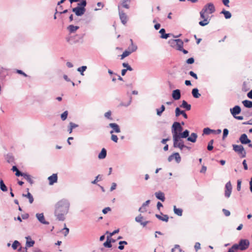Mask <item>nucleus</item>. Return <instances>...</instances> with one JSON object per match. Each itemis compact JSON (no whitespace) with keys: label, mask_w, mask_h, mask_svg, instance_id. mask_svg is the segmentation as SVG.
Returning a JSON list of instances; mask_svg holds the SVG:
<instances>
[{"label":"nucleus","mask_w":252,"mask_h":252,"mask_svg":"<svg viewBox=\"0 0 252 252\" xmlns=\"http://www.w3.org/2000/svg\"><path fill=\"white\" fill-rule=\"evenodd\" d=\"M70 207L69 201L63 199L59 201L55 205V216L60 221L65 220V216L68 213Z\"/></svg>","instance_id":"f257e3e1"},{"label":"nucleus","mask_w":252,"mask_h":252,"mask_svg":"<svg viewBox=\"0 0 252 252\" xmlns=\"http://www.w3.org/2000/svg\"><path fill=\"white\" fill-rule=\"evenodd\" d=\"M175 128H176L175 127ZM175 130L176 129H174L171 131L173 136V147L178 148L182 150L184 148V147H186V145L184 144V141L182 139L183 138L180 137L177 132H175Z\"/></svg>","instance_id":"f03ea898"},{"label":"nucleus","mask_w":252,"mask_h":252,"mask_svg":"<svg viewBox=\"0 0 252 252\" xmlns=\"http://www.w3.org/2000/svg\"><path fill=\"white\" fill-rule=\"evenodd\" d=\"M176 128L175 132H177V134L179 135V136L183 138H186L189 137V131L187 129H186L183 132H182L183 130V127L181 125V124L179 122H174L171 127V131L173 130Z\"/></svg>","instance_id":"7ed1b4c3"},{"label":"nucleus","mask_w":252,"mask_h":252,"mask_svg":"<svg viewBox=\"0 0 252 252\" xmlns=\"http://www.w3.org/2000/svg\"><path fill=\"white\" fill-rule=\"evenodd\" d=\"M233 150L237 153L239 156L242 158H244L246 157V152L244 149V148L242 145H232Z\"/></svg>","instance_id":"20e7f679"},{"label":"nucleus","mask_w":252,"mask_h":252,"mask_svg":"<svg viewBox=\"0 0 252 252\" xmlns=\"http://www.w3.org/2000/svg\"><path fill=\"white\" fill-rule=\"evenodd\" d=\"M237 244L238 249L241 251L247 250L250 246V242L247 239H241Z\"/></svg>","instance_id":"39448f33"},{"label":"nucleus","mask_w":252,"mask_h":252,"mask_svg":"<svg viewBox=\"0 0 252 252\" xmlns=\"http://www.w3.org/2000/svg\"><path fill=\"white\" fill-rule=\"evenodd\" d=\"M232 187L230 181L227 182L225 185L224 196L226 198L230 197L232 192Z\"/></svg>","instance_id":"423d86ee"},{"label":"nucleus","mask_w":252,"mask_h":252,"mask_svg":"<svg viewBox=\"0 0 252 252\" xmlns=\"http://www.w3.org/2000/svg\"><path fill=\"white\" fill-rule=\"evenodd\" d=\"M203 10H205L206 13L212 14L215 11V7L213 3H208L206 4L202 8Z\"/></svg>","instance_id":"0eeeda50"},{"label":"nucleus","mask_w":252,"mask_h":252,"mask_svg":"<svg viewBox=\"0 0 252 252\" xmlns=\"http://www.w3.org/2000/svg\"><path fill=\"white\" fill-rule=\"evenodd\" d=\"M72 11L75 13L76 16H81L85 13L86 9L84 7H81V6H77L73 8Z\"/></svg>","instance_id":"6e6552de"},{"label":"nucleus","mask_w":252,"mask_h":252,"mask_svg":"<svg viewBox=\"0 0 252 252\" xmlns=\"http://www.w3.org/2000/svg\"><path fill=\"white\" fill-rule=\"evenodd\" d=\"M119 14L121 22L125 25L127 23V16L125 13L121 9L120 6L118 5Z\"/></svg>","instance_id":"1a4fd4ad"},{"label":"nucleus","mask_w":252,"mask_h":252,"mask_svg":"<svg viewBox=\"0 0 252 252\" xmlns=\"http://www.w3.org/2000/svg\"><path fill=\"white\" fill-rule=\"evenodd\" d=\"M109 126L112 128V130L110 131L111 134L114 132L119 133L121 132L120 128L119 125L116 123H110L109 124Z\"/></svg>","instance_id":"9d476101"},{"label":"nucleus","mask_w":252,"mask_h":252,"mask_svg":"<svg viewBox=\"0 0 252 252\" xmlns=\"http://www.w3.org/2000/svg\"><path fill=\"white\" fill-rule=\"evenodd\" d=\"M239 140L242 144H247L251 142V140L248 138L246 134H243L239 138Z\"/></svg>","instance_id":"9b49d317"},{"label":"nucleus","mask_w":252,"mask_h":252,"mask_svg":"<svg viewBox=\"0 0 252 252\" xmlns=\"http://www.w3.org/2000/svg\"><path fill=\"white\" fill-rule=\"evenodd\" d=\"M36 217L38 220L42 224H49V222L45 220V218L43 213H37L36 214Z\"/></svg>","instance_id":"f8f14e48"},{"label":"nucleus","mask_w":252,"mask_h":252,"mask_svg":"<svg viewBox=\"0 0 252 252\" xmlns=\"http://www.w3.org/2000/svg\"><path fill=\"white\" fill-rule=\"evenodd\" d=\"M231 114L233 117L240 113L241 111V107L238 105L235 106L233 108L230 109Z\"/></svg>","instance_id":"ddd939ff"},{"label":"nucleus","mask_w":252,"mask_h":252,"mask_svg":"<svg viewBox=\"0 0 252 252\" xmlns=\"http://www.w3.org/2000/svg\"><path fill=\"white\" fill-rule=\"evenodd\" d=\"M172 98L175 100H179L181 98V91L179 89H176L172 92Z\"/></svg>","instance_id":"4468645a"},{"label":"nucleus","mask_w":252,"mask_h":252,"mask_svg":"<svg viewBox=\"0 0 252 252\" xmlns=\"http://www.w3.org/2000/svg\"><path fill=\"white\" fill-rule=\"evenodd\" d=\"M180 115H183V116L185 118H188V116L185 113V112L183 110H181L179 107H177L175 109V116L176 117H178Z\"/></svg>","instance_id":"2eb2a0df"},{"label":"nucleus","mask_w":252,"mask_h":252,"mask_svg":"<svg viewBox=\"0 0 252 252\" xmlns=\"http://www.w3.org/2000/svg\"><path fill=\"white\" fill-rule=\"evenodd\" d=\"M172 42L176 43V49L177 50H181L184 45L183 41L180 39H177L173 41Z\"/></svg>","instance_id":"dca6fc26"},{"label":"nucleus","mask_w":252,"mask_h":252,"mask_svg":"<svg viewBox=\"0 0 252 252\" xmlns=\"http://www.w3.org/2000/svg\"><path fill=\"white\" fill-rule=\"evenodd\" d=\"M50 185H53L57 182L58 176L57 174H53L51 176L48 177Z\"/></svg>","instance_id":"f3484780"},{"label":"nucleus","mask_w":252,"mask_h":252,"mask_svg":"<svg viewBox=\"0 0 252 252\" xmlns=\"http://www.w3.org/2000/svg\"><path fill=\"white\" fill-rule=\"evenodd\" d=\"M197 134L196 133H191L190 136L188 137L187 140L192 143H194L196 141Z\"/></svg>","instance_id":"a211bd4d"},{"label":"nucleus","mask_w":252,"mask_h":252,"mask_svg":"<svg viewBox=\"0 0 252 252\" xmlns=\"http://www.w3.org/2000/svg\"><path fill=\"white\" fill-rule=\"evenodd\" d=\"M156 197L160 200L162 201H164L165 200L164 194L161 191H158L155 193Z\"/></svg>","instance_id":"6ab92c4d"},{"label":"nucleus","mask_w":252,"mask_h":252,"mask_svg":"<svg viewBox=\"0 0 252 252\" xmlns=\"http://www.w3.org/2000/svg\"><path fill=\"white\" fill-rule=\"evenodd\" d=\"M156 217L157 218L163 221L167 222L168 221L169 217L167 215H163V217L159 215L156 214Z\"/></svg>","instance_id":"aec40b11"},{"label":"nucleus","mask_w":252,"mask_h":252,"mask_svg":"<svg viewBox=\"0 0 252 252\" xmlns=\"http://www.w3.org/2000/svg\"><path fill=\"white\" fill-rule=\"evenodd\" d=\"M180 107L185 108L188 111L191 109V105L188 104L185 100H183L182 104L180 105Z\"/></svg>","instance_id":"412c9836"},{"label":"nucleus","mask_w":252,"mask_h":252,"mask_svg":"<svg viewBox=\"0 0 252 252\" xmlns=\"http://www.w3.org/2000/svg\"><path fill=\"white\" fill-rule=\"evenodd\" d=\"M150 200H148L145 202H144L142 206L139 209V211L143 213L146 211V209H145V207L148 206L150 203Z\"/></svg>","instance_id":"4be33fe9"},{"label":"nucleus","mask_w":252,"mask_h":252,"mask_svg":"<svg viewBox=\"0 0 252 252\" xmlns=\"http://www.w3.org/2000/svg\"><path fill=\"white\" fill-rule=\"evenodd\" d=\"M191 93L193 96L195 98H198L201 96L197 88L193 89Z\"/></svg>","instance_id":"5701e85b"},{"label":"nucleus","mask_w":252,"mask_h":252,"mask_svg":"<svg viewBox=\"0 0 252 252\" xmlns=\"http://www.w3.org/2000/svg\"><path fill=\"white\" fill-rule=\"evenodd\" d=\"M165 31L164 29L160 30L159 32L161 34L160 37L163 39H167L169 36V33H165Z\"/></svg>","instance_id":"b1692460"},{"label":"nucleus","mask_w":252,"mask_h":252,"mask_svg":"<svg viewBox=\"0 0 252 252\" xmlns=\"http://www.w3.org/2000/svg\"><path fill=\"white\" fill-rule=\"evenodd\" d=\"M79 27L77 26H74L72 25H69L67 27V29L69 31L70 33H73L76 32L78 29H79Z\"/></svg>","instance_id":"393cba45"},{"label":"nucleus","mask_w":252,"mask_h":252,"mask_svg":"<svg viewBox=\"0 0 252 252\" xmlns=\"http://www.w3.org/2000/svg\"><path fill=\"white\" fill-rule=\"evenodd\" d=\"M106 155H107V152H106V149L105 148H103L101 150V151L100 152V153L99 154L98 158L99 159H103L106 157Z\"/></svg>","instance_id":"a878e982"},{"label":"nucleus","mask_w":252,"mask_h":252,"mask_svg":"<svg viewBox=\"0 0 252 252\" xmlns=\"http://www.w3.org/2000/svg\"><path fill=\"white\" fill-rule=\"evenodd\" d=\"M244 106L247 108H252V101L249 100H245L242 101Z\"/></svg>","instance_id":"bb28decb"},{"label":"nucleus","mask_w":252,"mask_h":252,"mask_svg":"<svg viewBox=\"0 0 252 252\" xmlns=\"http://www.w3.org/2000/svg\"><path fill=\"white\" fill-rule=\"evenodd\" d=\"M130 2V0H122L121 5L123 7L128 9L129 8V3Z\"/></svg>","instance_id":"cd10ccee"},{"label":"nucleus","mask_w":252,"mask_h":252,"mask_svg":"<svg viewBox=\"0 0 252 252\" xmlns=\"http://www.w3.org/2000/svg\"><path fill=\"white\" fill-rule=\"evenodd\" d=\"M103 246L105 248H110L112 247L111 241L110 240V237L107 236L105 242L103 243Z\"/></svg>","instance_id":"c85d7f7f"},{"label":"nucleus","mask_w":252,"mask_h":252,"mask_svg":"<svg viewBox=\"0 0 252 252\" xmlns=\"http://www.w3.org/2000/svg\"><path fill=\"white\" fill-rule=\"evenodd\" d=\"M210 21V19L205 18L204 19H203L202 21H200L199 22V24L200 26L203 27V26L207 25L209 23Z\"/></svg>","instance_id":"c756f323"},{"label":"nucleus","mask_w":252,"mask_h":252,"mask_svg":"<svg viewBox=\"0 0 252 252\" xmlns=\"http://www.w3.org/2000/svg\"><path fill=\"white\" fill-rule=\"evenodd\" d=\"M23 177L28 182L30 183L31 185H32L33 184V181L32 179V177L30 175L26 173L25 174Z\"/></svg>","instance_id":"7c9ffc66"},{"label":"nucleus","mask_w":252,"mask_h":252,"mask_svg":"<svg viewBox=\"0 0 252 252\" xmlns=\"http://www.w3.org/2000/svg\"><path fill=\"white\" fill-rule=\"evenodd\" d=\"M174 212L175 214L179 216H181L183 213L182 209L180 208H177L176 206H174L173 207Z\"/></svg>","instance_id":"2f4dec72"},{"label":"nucleus","mask_w":252,"mask_h":252,"mask_svg":"<svg viewBox=\"0 0 252 252\" xmlns=\"http://www.w3.org/2000/svg\"><path fill=\"white\" fill-rule=\"evenodd\" d=\"M22 196L25 197H27L29 200V202L32 204L33 202V198L31 193L29 192H28L27 194H23Z\"/></svg>","instance_id":"473e14b6"},{"label":"nucleus","mask_w":252,"mask_h":252,"mask_svg":"<svg viewBox=\"0 0 252 252\" xmlns=\"http://www.w3.org/2000/svg\"><path fill=\"white\" fill-rule=\"evenodd\" d=\"M26 238L27 240V242H26V247H32L35 243L34 241L33 240L28 241L29 239H31V238L30 236L26 237Z\"/></svg>","instance_id":"72a5a7b5"},{"label":"nucleus","mask_w":252,"mask_h":252,"mask_svg":"<svg viewBox=\"0 0 252 252\" xmlns=\"http://www.w3.org/2000/svg\"><path fill=\"white\" fill-rule=\"evenodd\" d=\"M220 13L224 15L225 19H229L232 16L231 13L229 11H226L224 9L222 10Z\"/></svg>","instance_id":"f704fd0d"},{"label":"nucleus","mask_w":252,"mask_h":252,"mask_svg":"<svg viewBox=\"0 0 252 252\" xmlns=\"http://www.w3.org/2000/svg\"><path fill=\"white\" fill-rule=\"evenodd\" d=\"M0 189L2 191H6L7 190L6 186L1 179L0 180Z\"/></svg>","instance_id":"c9c22d12"},{"label":"nucleus","mask_w":252,"mask_h":252,"mask_svg":"<svg viewBox=\"0 0 252 252\" xmlns=\"http://www.w3.org/2000/svg\"><path fill=\"white\" fill-rule=\"evenodd\" d=\"M78 126V125L72 123V122H70L69 123V129L68 130V132L69 133H71L72 132V129L73 128H75L76 127H77Z\"/></svg>","instance_id":"e433bc0d"},{"label":"nucleus","mask_w":252,"mask_h":252,"mask_svg":"<svg viewBox=\"0 0 252 252\" xmlns=\"http://www.w3.org/2000/svg\"><path fill=\"white\" fill-rule=\"evenodd\" d=\"M165 110V106L162 105L160 108L157 109V114L158 116H160L161 115L162 113Z\"/></svg>","instance_id":"4c0bfd02"},{"label":"nucleus","mask_w":252,"mask_h":252,"mask_svg":"<svg viewBox=\"0 0 252 252\" xmlns=\"http://www.w3.org/2000/svg\"><path fill=\"white\" fill-rule=\"evenodd\" d=\"M137 49V47L136 45H134L133 43L130 44V45L128 47V50L130 51L132 53L136 51Z\"/></svg>","instance_id":"58836bf2"},{"label":"nucleus","mask_w":252,"mask_h":252,"mask_svg":"<svg viewBox=\"0 0 252 252\" xmlns=\"http://www.w3.org/2000/svg\"><path fill=\"white\" fill-rule=\"evenodd\" d=\"M132 52L128 50H125L123 54L121 55V59H124L125 57L129 56Z\"/></svg>","instance_id":"ea45409f"},{"label":"nucleus","mask_w":252,"mask_h":252,"mask_svg":"<svg viewBox=\"0 0 252 252\" xmlns=\"http://www.w3.org/2000/svg\"><path fill=\"white\" fill-rule=\"evenodd\" d=\"M237 244H234L230 248L228 249L227 252H237L238 250Z\"/></svg>","instance_id":"a19ab883"},{"label":"nucleus","mask_w":252,"mask_h":252,"mask_svg":"<svg viewBox=\"0 0 252 252\" xmlns=\"http://www.w3.org/2000/svg\"><path fill=\"white\" fill-rule=\"evenodd\" d=\"M206 12L205 10L202 9L200 12V18L202 19H204L205 18H209V16L208 15H206L205 13Z\"/></svg>","instance_id":"79ce46f5"},{"label":"nucleus","mask_w":252,"mask_h":252,"mask_svg":"<svg viewBox=\"0 0 252 252\" xmlns=\"http://www.w3.org/2000/svg\"><path fill=\"white\" fill-rule=\"evenodd\" d=\"M174 158H175L176 162L177 163L180 162L181 160V157L178 153H174Z\"/></svg>","instance_id":"37998d69"},{"label":"nucleus","mask_w":252,"mask_h":252,"mask_svg":"<svg viewBox=\"0 0 252 252\" xmlns=\"http://www.w3.org/2000/svg\"><path fill=\"white\" fill-rule=\"evenodd\" d=\"M119 246L118 247V249L120 250H122L124 249V246H122V244L127 245V243L126 241H120L119 243Z\"/></svg>","instance_id":"c03bdc74"},{"label":"nucleus","mask_w":252,"mask_h":252,"mask_svg":"<svg viewBox=\"0 0 252 252\" xmlns=\"http://www.w3.org/2000/svg\"><path fill=\"white\" fill-rule=\"evenodd\" d=\"M20 245V243L18 241L15 240L12 244V248L13 250H16Z\"/></svg>","instance_id":"a18cd8bd"},{"label":"nucleus","mask_w":252,"mask_h":252,"mask_svg":"<svg viewBox=\"0 0 252 252\" xmlns=\"http://www.w3.org/2000/svg\"><path fill=\"white\" fill-rule=\"evenodd\" d=\"M203 133L205 134L209 135L211 133H212V129L209 127H206L203 129Z\"/></svg>","instance_id":"49530a36"},{"label":"nucleus","mask_w":252,"mask_h":252,"mask_svg":"<svg viewBox=\"0 0 252 252\" xmlns=\"http://www.w3.org/2000/svg\"><path fill=\"white\" fill-rule=\"evenodd\" d=\"M87 69L86 66H82L78 68L77 71L80 72L81 75H84L83 72L86 70Z\"/></svg>","instance_id":"de8ad7c7"},{"label":"nucleus","mask_w":252,"mask_h":252,"mask_svg":"<svg viewBox=\"0 0 252 252\" xmlns=\"http://www.w3.org/2000/svg\"><path fill=\"white\" fill-rule=\"evenodd\" d=\"M68 115L67 111H65L61 115V119L63 121H64L66 119Z\"/></svg>","instance_id":"09e8293b"},{"label":"nucleus","mask_w":252,"mask_h":252,"mask_svg":"<svg viewBox=\"0 0 252 252\" xmlns=\"http://www.w3.org/2000/svg\"><path fill=\"white\" fill-rule=\"evenodd\" d=\"M213 142H214V140H210L209 141V142L208 143V146H207V149L209 151H211L212 150H213Z\"/></svg>","instance_id":"8fccbe9b"},{"label":"nucleus","mask_w":252,"mask_h":252,"mask_svg":"<svg viewBox=\"0 0 252 252\" xmlns=\"http://www.w3.org/2000/svg\"><path fill=\"white\" fill-rule=\"evenodd\" d=\"M123 66L124 67H126V69H127V70L132 71L133 70L132 68L127 63H124Z\"/></svg>","instance_id":"3c124183"},{"label":"nucleus","mask_w":252,"mask_h":252,"mask_svg":"<svg viewBox=\"0 0 252 252\" xmlns=\"http://www.w3.org/2000/svg\"><path fill=\"white\" fill-rule=\"evenodd\" d=\"M104 116L108 119L112 120V118L111 117V112L110 111H108L106 112L104 114Z\"/></svg>","instance_id":"603ef678"},{"label":"nucleus","mask_w":252,"mask_h":252,"mask_svg":"<svg viewBox=\"0 0 252 252\" xmlns=\"http://www.w3.org/2000/svg\"><path fill=\"white\" fill-rule=\"evenodd\" d=\"M87 2L86 0H82L80 3L77 4V6H81V7H84L86 6Z\"/></svg>","instance_id":"864d4df0"},{"label":"nucleus","mask_w":252,"mask_h":252,"mask_svg":"<svg viewBox=\"0 0 252 252\" xmlns=\"http://www.w3.org/2000/svg\"><path fill=\"white\" fill-rule=\"evenodd\" d=\"M143 217L141 215H139L138 216L136 217L135 219V221L137 222L141 223L142 222Z\"/></svg>","instance_id":"5fc2aeb1"},{"label":"nucleus","mask_w":252,"mask_h":252,"mask_svg":"<svg viewBox=\"0 0 252 252\" xmlns=\"http://www.w3.org/2000/svg\"><path fill=\"white\" fill-rule=\"evenodd\" d=\"M64 226H65V224H64ZM62 231H63V233L65 236H67V235L69 233V229L67 228L66 226H65L63 229Z\"/></svg>","instance_id":"6e6d98bb"},{"label":"nucleus","mask_w":252,"mask_h":252,"mask_svg":"<svg viewBox=\"0 0 252 252\" xmlns=\"http://www.w3.org/2000/svg\"><path fill=\"white\" fill-rule=\"evenodd\" d=\"M229 131L227 128H224L223 130L222 138L224 139L228 134Z\"/></svg>","instance_id":"4d7b16f0"},{"label":"nucleus","mask_w":252,"mask_h":252,"mask_svg":"<svg viewBox=\"0 0 252 252\" xmlns=\"http://www.w3.org/2000/svg\"><path fill=\"white\" fill-rule=\"evenodd\" d=\"M111 140L112 141H113L114 142H116L117 143L118 142V137L116 135H115V134H111Z\"/></svg>","instance_id":"13d9d810"},{"label":"nucleus","mask_w":252,"mask_h":252,"mask_svg":"<svg viewBox=\"0 0 252 252\" xmlns=\"http://www.w3.org/2000/svg\"><path fill=\"white\" fill-rule=\"evenodd\" d=\"M174 40L175 39H171V40H169L168 43L171 47H172L176 49V43L172 42V41H174Z\"/></svg>","instance_id":"bf43d9fd"},{"label":"nucleus","mask_w":252,"mask_h":252,"mask_svg":"<svg viewBox=\"0 0 252 252\" xmlns=\"http://www.w3.org/2000/svg\"><path fill=\"white\" fill-rule=\"evenodd\" d=\"M241 189V181L240 180H237V189L240 191Z\"/></svg>","instance_id":"052dcab7"},{"label":"nucleus","mask_w":252,"mask_h":252,"mask_svg":"<svg viewBox=\"0 0 252 252\" xmlns=\"http://www.w3.org/2000/svg\"><path fill=\"white\" fill-rule=\"evenodd\" d=\"M222 212H223L224 215L226 217H228L230 215V212L229 210H226L225 209H222Z\"/></svg>","instance_id":"680f3d73"},{"label":"nucleus","mask_w":252,"mask_h":252,"mask_svg":"<svg viewBox=\"0 0 252 252\" xmlns=\"http://www.w3.org/2000/svg\"><path fill=\"white\" fill-rule=\"evenodd\" d=\"M189 74L193 77L195 79H197L198 77L196 73H195L193 71H190L189 72Z\"/></svg>","instance_id":"e2e57ef3"},{"label":"nucleus","mask_w":252,"mask_h":252,"mask_svg":"<svg viewBox=\"0 0 252 252\" xmlns=\"http://www.w3.org/2000/svg\"><path fill=\"white\" fill-rule=\"evenodd\" d=\"M194 62V60L193 58H190L188 59L186 61V63L188 64H192Z\"/></svg>","instance_id":"0e129e2a"},{"label":"nucleus","mask_w":252,"mask_h":252,"mask_svg":"<svg viewBox=\"0 0 252 252\" xmlns=\"http://www.w3.org/2000/svg\"><path fill=\"white\" fill-rule=\"evenodd\" d=\"M25 173H22L19 171V170H17V172L15 173V175L16 176H22L23 177L25 175Z\"/></svg>","instance_id":"69168bd1"},{"label":"nucleus","mask_w":252,"mask_h":252,"mask_svg":"<svg viewBox=\"0 0 252 252\" xmlns=\"http://www.w3.org/2000/svg\"><path fill=\"white\" fill-rule=\"evenodd\" d=\"M194 248L196 251L199 250L200 249V244L199 242L195 243Z\"/></svg>","instance_id":"338daca9"},{"label":"nucleus","mask_w":252,"mask_h":252,"mask_svg":"<svg viewBox=\"0 0 252 252\" xmlns=\"http://www.w3.org/2000/svg\"><path fill=\"white\" fill-rule=\"evenodd\" d=\"M111 210V208L109 207H106L104 209H103L102 212L103 214H106L108 211H110Z\"/></svg>","instance_id":"774afa93"}]
</instances>
